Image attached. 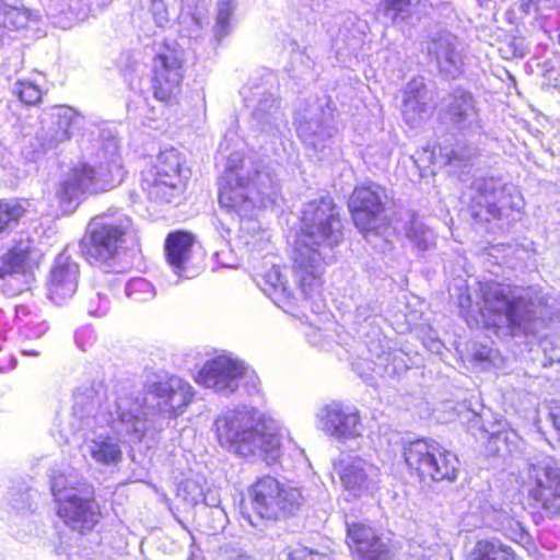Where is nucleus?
Segmentation results:
<instances>
[{
	"instance_id": "4c0bfd02",
	"label": "nucleus",
	"mask_w": 560,
	"mask_h": 560,
	"mask_svg": "<svg viewBox=\"0 0 560 560\" xmlns=\"http://www.w3.org/2000/svg\"><path fill=\"white\" fill-rule=\"evenodd\" d=\"M25 353H26V354H32V355H36V354H38V352H36V351H25Z\"/></svg>"
},
{
	"instance_id": "9b49d317",
	"label": "nucleus",
	"mask_w": 560,
	"mask_h": 560,
	"mask_svg": "<svg viewBox=\"0 0 560 560\" xmlns=\"http://www.w3.org/2000/svg\"><path fill=\"white\" fill-rule=\"evenodd\" d=\"M472 194L467 202V212L478 224L500 220L511 195L500 179L482 178L472 186Z\"/></svg>"
},
{
	"instance_id": "72a5a7b5",
	"label": "nucleus",
	"mask_w": 560,
	"mask_h": 560,
	"mask_svg": "<svg viewBox=\"0 0 560 560\" xmlns=\"http://www.w3.org/2000/svg\"><path fill=\"white\" fill-rule=\"evenodd\" d=\"M317 276L313 271H306L305 275H303L300 279L299 288L305 298H308L317 288Z\"/></svg>"
},
{
	"instance_id": "423d86ee",
	"label": "nucleus",
	"mask_w": 560,
	"mask_h": 560,
	"mask_svg": "<svg viewBox=\"0 0 560 560\" xmlns=\"http://www.w3.org/2000/svg\"><path fill=\"white\" fill-rule=\"evenodd\" d=\"M521 488L529 506L549 518L560 516V465L556 460L529 464Z\"/></svg>"
},
{
	"instance_id": "6ab92c4d",
	"label": "nucleus",
	"mask_w": 560,
	"mask_h": 560,
	"mask_svg": "<svg viewBox=\"0 0 560 560\" xmlns=\"http://www.w3.org/2000/svg\"><path fill=\"white\" fill-rule=\"evenodd\" d=\"M428 466L422 485L452 483L457 479L459 459L456 454L435 441Z\"/></svg>"
},
{
	"instance_id": "39448f33",
	"label": "nucleus",
	"mask_w": 560,
	"mask_h": 560,
	"mask_svg": "<svg viewBox=\"0 0 560 560\" xmlns=\"http://www.w3.org/2000/svg\"><path fill=\"white\" fill-rule=\"evenodd\" d=\"M189 170L185 156L174 148L165 149L140 173V186L147 197L160 203L179 199L187 186Z\"/></svg>"
},
{
	"instance_id": "412c9836",
	"label": "nucleus",
	"mask_w": 560,
	"mask_h": 560,
	"mask_svg": "<svg viewBox=\"0 0 560 560\" xmlns=\"http://www.w3.org/2000/svg\"><path fill=\"white\" fill-rule=\"evenodd\" d=\"M79 273L77 264L69 261L55 264L48 283L49 298L54 303L63 304L74 295Z\"/></svg>"
},
{
	"instance_id": "0eeeda50",
	"label": "nucleus",
	"mask_w": 560,
	"mask_h": 560,
	"mask_svg": "<svg viewBox=\"0 0 560 560\" xmlns=\"http://www.w3.org/2000/svg\"><path fill=\"white\" fill-rule=\"evenodd\" d=\"M386 190L375 184L357 185L351 191L347 207L355 229L363 235L378 233L380 228L388 226L386 215Z\"/></svg>"
},
{
	"instance_id": "473e14b6",
	"label": "nucleus",
	"mask_w": 560,
	"mask_h": 560,
	"mask_svg": "<svg viewBox=\"0 0 560 560\" xmlns=\"http://www.w3.org/2000/svg\"><path fill=\"white\" fill-rule=\"evenodd\" d=\"M384 9L386 12L393 13V20H396L401 13L409 10L411 0H384Z\"/></svg>"
},
{
	"instance_id": "f704fd0d",
	"label": "nucleus",
	"mask_w": 560,
	"mask_h": 560,
	"mask_svg": "<svg viewBox=\"0 0 560 560\" xmlns=\"http://www.w3.org/2000/svg\"><path fill=\"white\" fill-rule=\"evenodd\" d=\"M553 429L560 434V400L553 401L548 413Z\"/></svg>"
},
{
	"instance_id": "c756f323",
	"label": "nucleus",
	"mask_w": 560,
	"mask_h": 560,
	"mask_svg": "<svg viewBox=\"0 0 560 560\" xmlns=\"http://www.w3.org/2000/svg\"><path fill=\"white\" fill-rule=\"evenodd\" d=\"M257 284L266 294L272 295L281 289L280 273L276 269H270L258 277Z\"/></svg>"
},
{
	"instance_id": "20e7f679",
	"label": "nucleus",
	"mask_w": 560,
	"mask_h": 560,
	"mask_svg": "<svg viewBox=\"0 0 560 560\" xmlns=\"http://www.w3.org/2000/svg\"><path fill=\"white\" fill-rule=\"evenodd\" d=\"M482 328L498 334L505 327L511 337L526 335L535 320L533 304L522 295L510 298L501 283L488 284L481 292L479 310Z\"/></svg>"
},
{
	"instance_id": "7c9ffc66",
	"label": "nucleus",
	"mask_w": 560,
	"mask_h": 560,
	"mask_svg": "<svg viewBox=\"0 0 560 560\" xmlns=\"http://www.w3.org/2000/svg\"><path fill=\"white\" fill-rule=\"evenodd\" d=\"M83 194V189H81V187L77 185L70 176L60 183L57 189L58 199L66 203H70L73 199Z\"/></svg>"
},
{
	"instance_id": "393cba45",
	"label": "nucleus",
	"mask_w": 560,
	"mask_h": 560,
	"mask_svg": "<svg viewBox=\"0 0 560 560\" xmlns=\"http://www.w3.org/2000/svg\"><path fill=\"white\" fill-rule=\"evenodd\" d=\"M335 468L347 490L359 493L365 488L368 476L361 460H340Z\"/></svg>"
},
{
	"instance_id": "ddd939ff",
	"label": "nucleus",
	"mask_w": 560,
	"mask_h": 560,
	"mask_svg": "<svg viewBox=\"0 0 560 560\" xmlns=\"http://www.w3.org/2000/svg\"><path fill=\"white\" fill-rule=\"evenodd\" d=\"M39 249L35 240L27 235L14 240L0 256V281L28 279L40 265Z\"/></svg>"
},
{
	"instance_id": "2eb2a0df",
	"label": "nucleus",
	"mask_w": 560,
	"mask_h": 560,
	"mask_svg": "<svg viewBox=\"0 0 560 560\" xmlns=\"http://www.w3.org/2000/svg\"><path fill=\"white\" fill-rule=\"evenodd\" d=\"M246 368L243 362L220 354L205 362L195 381L199 385L214 390L233 392L236 388V382L244 378Z\"/></svg>"
},
{
	"instance_id": "2f4dec72",
	"label": "nucleus",
	"mask_w": 560,
	"mask_h": 560,
	"mask_svg": "<svg viewBox=\"0 0 560 560\" xmlns=\"http://www.w3.org/2000/svg\"><path fill=\"white\" fill-rule=\"evenodd\" d=\"M285 560H319V552L305 546L288 547Z\"/></svg>"
},
{
	"instance_id": "dca6fc26",
	"label": "nucleus",
	"mask_w": 560,
	"mask_h": 560,
	"mask_svg": "<svg viewBox=\"0 0 560 560\" xmlns=\"http://www.w3.org/2000/svg\"><path fill=\"white\" fill-rule=\"evenodd\" d=\"M346 544L359 560H388V549L380 535L368 523L352 522L346 525Z\"/></svg>"
},
{
	"instance_id": "a211bd4d",
	"label": "nucleus",
	"mask_w": 560,
	"mask_h": 560,
	"mask_svg": "<svg viewBox=\"0 0 560 560\" xmlns=\"http://www.w3.org/2000/svg\"><path fill=\"white\" fill-rule=\"evenodd\" d=\"M196 238L191 232L176 230L170 232L164 241V253L167 264L180 277H188L192 248Z\"/></svg>"
},
{
	"instance_id": "9d476101",
	"label": "nucleus",
	"mask_w": 560,
	"mask_h": 560,
	"mask_svg": "<svg viewBox=\"0 0 560 560\" xmlns=\"http://www.w3.org/2000/svg\"><path fill=\"white\" fill-rule=\"evenodd\" d=\"M63 490L65 487L60 485L59 479H55L51 485V493L57 504V515L71 529L82 535L91 533L101 518V509L94 497H63Z\"/></svg>"
},
{
	"instance_id": "cd10ccee",
	"label": "nucleus",
	"mask_w": 560,
	"mask_h": 560,
	"mask_svg": "<svg viewBox=\"0 0 560 560\" xmlns=\"http://www.w3.org/2000/svg\"><path fill=\"white\" fill-rule=\"evenodd\" d=\"M44 94L42 88L31 80H19L15 83V95L26 106L39 104Z\"/></svg>"
},
{
	"instance_id": "bb28decb",
	"label": "nucleus",
	"mask_w": 560,
	"mask_h": 560,
	"mask_svg": "<svg viewBox=\"0 0 560 560\" xmlns=\"http://www.w3.org/2000/svg\"><path fill=\"white\" fill-rule=\"evenodd\" d=\"M91 456L104 465H115L121 460V450L110 436H104L94 441L91 448Z\"/></svg>"
},
{
	"instance_id": "6e6552de",
	"label": "nucleus",
	"mask_w": 560,
	"mask_h": 560,
	"mask_svg": "<svg viewBox=\"0 0 560 560\" xmlns=\"http://www.w3.org/2000/svg\"><path fill=\"white\" fill-rule=\"evenodd\" d=\"M183 51L164 43L152 60V94L159 102L171 104L182 95L184 81Z\"/></svg>"
},
{
	"instance_id": "b1692460",
	"label": "nucleus",
	"mask_w": 560,
	"mask_h": 560,
	"mask_svg": "<svg viewBox=\"0 0 560 560\" xmlns=\"http://www.w3.org/2000/svg\"><path fill=\"white\" fill-rule=\"evenodd\" d=\"M49 118L55 126L56 137L59 140H69L77 126L79 114L70 106L55 105L49 109Z\"/></svg>"
},
{
	"instance_id": "4be33fe9",
	"label": "nucleus",
	"mask_w": 560,
	"mask_h": 560,
	"mask_svg": "<svg viewBox=\"0 0 560 560\" xmlns=\"http://www.w3.org/2000/svg\"><path fill=\"white\" fill-rule=\"evenodd\" d=\"M30 213V201L26 198L0 199V235L9 233Z\"/></svg>"
},
{
	"instance_id": "f3484780",
	"label": "nucleus",
	"mask_w": 560,
	"mask_h": 560,
	"mask_svg": "<svg viewBox=\"0 0 560 560\" xmlns=\"http://www.w3.org/2000/svg\"><path fill=\"white\" fill-rule=\"evenodd\" d=\"M323 430L338 438H353L359 435L361 416L355 407L341 402L327 405L320 418Z\"/></svg>"
},
{
	"instance_id": "1a4fd4ad",
	"label": "nucleus",
	"mask_w": 560,
	"mask_h": 560,
	"mask_svg": "<svg viewBox=\"0 0 560 560\" xmlns=\"http://www.w3.org/2000/svg\"><path fill=\"white\" fill-rule=\"evenodd\" d=\"M248 499L254 513L266 521H278L290 515L295 504L293 490L269 475L249 486Z\"/></svg>"
},
{
	"instance_id": "a878e982",
	"label": "nucleus",
	"mask_w": 560,
	"mask_h": 560,
	"mask_svg": "<svg viewBox=\"0 0 560 560\" xmlns=\"http://www.w3.org/2000/svg\"><path fill=\"white\" fill-rule=\"evenodd\" d=\"M452 101L446 109L448 122L453 126L463 125L475 110L472 94L468 91H458L452 94Z\"/></svg>"
},
{
	"instance_id": "aec40b11",
	"label": "nucleus",
	"mask_w": 560,
	"mask_h": 560,
	"mask_svg": "<svg viewBox=\"0 0 560 560\" xmlns=\"http://www.w3.org/2000/svg\"><path fill=\"white\" fill-rule=\"evenodd\" d=\"M435 440L417 438L402 444L400 456L406 471L410 478L422 482Z\"/></svg>"
},
{
	"instance_id": "f8f14e48",
	"label": "nucleus",
	"mask_w": 560,
	"mask_h": 560,
	"mask_svg": "<svg viewBox=\"0 0 560 560\" xmlns=\"http://www.w3.org/2000/svg\"><path fill=\"white\" fill-rule=\"evenodd\" d=\"M148 394L155 400L156 410L167 419L182 416L195 397L191 385L175 375L152 383Z\"/></svg>"
},
{
	"instance_id": "e433bc0d",
	"label": "nucleus",
	"mask_w": 560,
	"mask_h": 560,
	"mask_svg": "<svg viewBox=\"0 0 560 560\" xmlns=\"http://www.w3.org/2000/svg\"><path fill=\"white\" fill-rule=\"evenodd\" d=\"M13 14H18V12H16L15 10H12V11H9V12L7 13V15H8V16H11V15H13Z\"/></svg>"
},
{
	"instance_id": "4468645a",
	"label": "nucleus",
	"mask_w": 560,
	"mask_h": 560,
	"mask_svg": "<svg viewBox=\"0 0 560 560\" xmlns=\"http://www.w3.org/2000/svg\"><path fill=\"white\" fill-rule=\"evenodd\" d=\"M255 184L249 173L234 167L224 171L219 188V203L229 213L243 214L254 208L252 192Z\"/></svg>"
},
{
	"instance_id": "5701e85b",
	"label": "nucleus",
	"mask_w": 560,
	"mask_h": 560,
	"mask_svg": "<svg viewBox=\"0 0 560 560\" xmlns=\"http://www.w3.org/2000/svg\"><path fill=\"white\" fill-rule=\"evenodd\" d=\"M466 560H521L515 551L497 539L478 540Z\"/></svg>"
},
{
	"instance_id": "f03ea898",
	"label": "nucleus",
	"mask_w": 560,
	"mask_h": 560,
	"mask_svg": "<svg viewBox=\"0 0 560 560\" xmlns=\"http://www.w3.org/2000/svg\"><path fill=\"white\" fill-rule=\"evenodd\" d=\"M217 438L221 446L243 456L259 454L268 465L282 455V436L279 429L262 418L246 412H233L215 421Z\"/></svg>"
},
{
	"instance_id": "c85d7f7f",
	"label": "nucleus",
	"mask_w": 560,
	"mask_h": 560,
	"mask_svg": "<svg viewBox=\"0 0 560 560\" xmlns=\"http://www.w3.org/2000/svg\"><path fill=\"white\" fill-rule=\"evenodd\" d=\"M69 176L85 192L90 187H92L95 184L96 172L93 166L86 163H81L71 168Z\"/></svg>"
},
{
	"instance_id": "7ed1b4c3",
	"label": "nucleus",
	"mask_w": 560,
	"mask_h": 560,
	"mask_svg": "<svg viewBox=\"0 0 560 560\" xmlns=\"http://www.w3.org/2000/svg\"><path fill=\"white\" fill-rule=\"evenodd\" d=\"M341 218L330 197L308 201L301 212L293 261L300 270L313 267L322 245L334 247L343 238Z\"/></svg>"
},
{
	"instance_id": "c9c22d12",
	"label": "nucleus",
	"mask_w": 560,
	"mask_h": 560,
	"mask_svg": "<svg viewBox=\"0 0 560 560\" xmlns=\"http://www.w3.org/2000/svg\"><path fill=\"white\" fill-rule=\"evenodd\" d=\"M145 288H149V293H151V294L153 293V290L150 288V284L144 279H141V278L135 279L129 283L130 292L142 290Z\"/></svg>"
},
{
	"instance_id": "f257e3e1",
	"label": "nucleus",
	"mask_w": 560,
	"mask_h": 560,
	"mask_svg": "<svg viewBox=\"0 0 560 560\" xmlns=\"http://www.w3.org/2000/svg\"><path fill=\"white\" fill-rule=\"evenodd\" d=\"M138 243L139 231L133 219L108 209L89 219L79 250L90 265L108 266Z\"/></svg>"
}]
</instances>
